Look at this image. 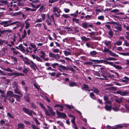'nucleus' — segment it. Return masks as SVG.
Here are the masks:
<instances>
[{
    "mask_svg": "<svg viewBox=\"0 0 129 129\" xmlns=\"http://www.w3.org/2000/svg\"><path fill=\"white\" fill-rule=\"evenodd\" d=\"M47 107L49 109L48 111L49 112L46 110L45 112V114L48 116H54L55 115V113L53 111L52 109L48 106H47Z\"/></svg>",
    "mask_w": 129,
    "mask_h": 129,
    "instance_id": "obj_1",
    "label": "nucleus"
},
{
    "mask_svg": "<svg viewBox=\"0 0 129 129\" xmlns=\"http://www.w3.org/2000/svg\"><path fill=\"white\" fill-rule=\"evenodd\" d=\"M53 11L55 13L57 12L58 13V14H57L56 13H55L54 14V15L57 17L60 15L59 14L61 12L59 8L56 7H55L53 8Z\"/></svg>",
    "mask_w": 129,
    "mask_h": 129,
    "instance_id": "obj_2",
    "label": "nucleus"
},
{
    "mask_svg": "<svg viewBox=\"0 0 129 129\" xmlns=\"http://www.w3.org/2000/svg\"><path fill=\"white\" fill-rule=\"evenodd\" d=\"M57 114L58 115V117L59 118H64L66 117V114L64 113H61L58 110L56 111Z\"/></svg>",
    "mask_w": 129,
    "mask_h": 129,
    "instance_id": "obj_3",
    "label": "nucleus"
},
{
    "mask_svg": "<svg viewBox=\"0 0 129 129\" xmlns=\"http://www.w3.org/2000/svg\"><path fill=\"white\" fill-rule=\"evenodd\" d=\"M22 109L24 112L29 115V116H31L33 114V111L29 110L27 108L23 107V108Z\"/></svg>",
    "mask_w": 129,
    "mask_h": 129,
    "instance_id": "obj_4",
    "label": "nucleus"
},
{
    "mask_svg": "<svg viewBox=\"0 0 129 129\" xmlns=\"http://www.w3.org/2000/svg\"><path fill=\"white\" fill-rule=\"evenodd\" d=\"M15 48L23 52H25V51L24 47L22 44H20L18 46H16Z\"/></svg>",
    "mask_w": 129,
    "mask_h": 129,
    "instance_id": "obj_5",
    "label": "nucleus"
},
{
    "mask_svg": "<svg viewBox=\"0 0 129 129\" xmlns=\"http://www.w3.org/2000/svg\"><path fill=\"white\" fill-rule=\"evenodd\" d=\"M9 23V21H6L2 22L0 23V24L2 25L4 27H7L10 25Z\"/></svg>",
    "mask_w": 129,
    "mask_h": 129,
    "instance_id": "obj_6",
    "label": "nucleus"
},
{
    "mask_svg": "<svg viewBox=\"0 0 129 129\" xmlns=\"http://www.w3.org/2000/svg\"><path fill=\"white\" fill-rule=\"evenodd\" d=\"M10 7H13V8L14 9V10L15 11H18L19 10V8L17 6V5L15 4H13V2H11L10 3Z\"/></svg>",
    "mask_w": 129,
    "mask_h": 129,
    "instance_id": "obj_7",
    "label": "nucleus"
},
{
    "mask_svg": "<svg viewBox=\"0 0 129 129\" xmlns=\"http://www.w3.org/2000/svg\"><path fill=\"white\" fill-rule=\"evenodd\" d=\"M39 54L40 57L41 58H44L45 56V53L43 51H41Z\"/></svg>",
    "mask_w": 129,
    "mask_h": 129,
    "instance_id": "obj_8",
    "label": "nucleus"
},
{
    "mask_svg": "<svg viewBox=\"0 0 129 129\" xmlns=\"http://www.w3.org/2000/svg\"><path fill=\"white\" fill-rule=\"evenodd\" d=\"M117 93L120 94L121 96H124L126 95L128 92L126 91L122 92L121 91H119L117 92Z\"/></svg>",
    "mask_w": 129,
    "mask_h": 129,
    "instance_id": "obj_9",
    "label": "nucleus"
},
{
    "mask_svg": "<svg viewBox=\"0 0 129 129\" xmlns=\"http://www.w3.org/2000/svg\"><path fill=\"white\" fill-rule=\"evenodd\" d=\"M59 68L58 69L60 72H63L64 70L66 69V67L60 65L59 66Z\"/></svg>",
    "mask_w": 129,
    "mask_h": 129,
    "instance_id": "obj_10",
    "label": "nucleus"
},
{
    "mask_svg": "<svg viewBox=\"0 0 129 129\" xmlns=\"http://www.w3.org/2000/svg\"><path fill=\"white\" fill-rule=\"evenodd\" d=\"M115 28L118 30L119 31H121L122 30L121 26L120 25L118 24H116V25L115 26Z\"/></svg>",
    "mask_w": 129,
    "mask_h": 129,
    "instance_id": "obj_11",
    "label": "nucleus"
},
{
    "mask_svg": "<svg viewBox=\"0 0 129 129\" xmlns=\"http://www.w3.org/2000/svg\"><path fill=\"white\" fill-rule=\"evenodd\" d=\"M21 13V12H16L15 13H12L10 14L12 16H16L18 15H19Z\"/></svg>",
    "mask_w": 129,
    "mask_h": 129,
    "instance_id": "obj_12",
    "label": "nucleus"
},
{
    "mask_svg": "<svg viewBox=\"0 0 129 129\" xmlns=\"http://www.w3.org/2000/svg\"><path fill=\"white\" fill-rule=\"evenodd\" d=\"M23 60L24 62L25 63L27 64L30 65V63L29 62V60L26 57H25L23 58Z\"/></svg>",
    "mask_w": 129,
    "mask_h": 129,
    "instance_id": "obj_13",
    "label": "nucleus"
},
{
    "mask_svg": "<svg viewBox=\"0 0 129 129\" xmlns=\"http://www.w3.org/2000/svg\"><path fill=\"white\" fill-rule=\"evenodd\" d=\"M12 32L11 30L9 29H7L2 31L1 33L2 34H4L7 33H11Z\"/></svg>",
    "mask_w": 129,
    "mask_h": 129,
    "instance_id": "obj_14",
    "label": "nucleus"
},
{
    "mask_svg": "<svg viewBox=\"0 0 129 129\" xmlns=\"http://www.w3.org/2000/svg\"><path fill=\"white\" fill-rule=\"evenodd\" d=\"M90 60L94 62L95 64L99 63L102 62V60H101L91 59H90Z\"/></svg>",
    "mask_w": 129,
    "mask_h": 129,
    "instance_id": "obj_15",
    "label": "nucleus"
},
{
    "mask_svg": "<svg viewBox=\"0 0 129 129\" xmlns=\"http://www.w3.org/2000/svg\"><path fill=\"white\" fill-rule=\"evenodd\" d=\"M105 108L106 110L110 111L111 109V105L109 106H108L107 105H106L105 106Z\"/></svg>",
    "mask_w": 129,
    "mask_h": 129,
    "instance_id": "obj_16",
    "label": "nucleus"
},
{
    "mask_svg": "<svg viewBox=\"0 0 129 129\" xmlns=\"http://www.w3.org/2000/svg\"><path fill=\"white\" fill-rule=\"evenodd\" d=\"M24 127V125L22 123H19L18 125V128L23 129Z\"/></svg>",
    "mask_w": 129,
    "mask_h": 129,
    "instance_id": "obj_17",
    "label": "nucleus"
},
{
    "mask_svg": "<svg viewBox=\"0 0 129 129\" xmlns=\"http://www.w3.org/2000/svg\"><path fill=\"white\" fill-rule=\"evenodd\" d=\"M11 49L13 51L14 54H17L19 53V52L17 51L16 49L12 47L11 48Z\"/></svg>",
    "mask_w": 129,
    "mask_h": 129,
    "instance_id": "obj_18",
    "label": "nucleus"
},
{
    "mask_svg": "<svg viewBox=\"0 0 129 129\" xmlns=\"http://www.w3.org/2000/svg\"><path fill=\"white\" fill-rule=\"evenodd\" d=\"M123 79H122V82L125 83L129 81V78L126 77H125L123 78Z\"/></svg>",
    "mask_w": 129,
    "mask_h": 129,
    "instance_id": "obj_19",
    "label": "nucleus"
},
{
    "mask_svg": "<svg viewBox=\"0 0 129 129\" xmlns=\"http://www.w3.org/2000/svg\"><path fill=\"white\" fill-rule=\"evenodd\" d=\"M58 124L59 126L61 127H64V124L62 122L60 121H58L56 122Z\"/></svg>",
    "mask_w": 129,
    "mask_h": 129,
    "instance_id": "obj_20",
    "label": "nucleus"
},
{
    "mask_svg": "<svg viewBox=\"0 0 129 129\" xmlns=\"http://www.w3.org/2000/svg\"><path fill=\"white\" fill-rule=\"evenodd\" d=\"M91 91H93L94 93H98L99 92V91L98 90L94 87H92L91 89Z\"/></svg>",
    "mask_w": 129,
    "mask_h": 129,
    "instance_id": "obj_21",
    "label": "nucleus"
},
{
    "mask_svg": "<svg viewBox=\"0 0 129 129\" xmlns=\"http://www.w3.org/2000/svg\"><path fill=\"white\" fill-rule=\"evenodd\" d=\"M7 95H10L11 96V97H14V96L13 95V92L11 91H7Z\"/></svg>",
    "mask_w": 129,
    "mask_h": 129,
    "instance_id": "obj_22",
    "label": "nucleus"
},
{
    "mask_svg": "<svg viewBox=\"0 0 129 129\" xmlns=\"http://www.w3.org/2000/svg\"><path fill=\"white\" fill-rule=\"evenodd\" d=\"M109 54L110 55L114 57H118V56L116 54L112 52L111 50L109 52Z\"/></svg>",
    "mask_w": 129,
    "mask_h": 129,
    "instance_id": "obj_23",
    "label": "nucleus"
},
{
    "mask_svg": "<svg viewBox=\"0 0 129 129\" xmlns=\"http://www.w3.org/2000/svg\"><path fill=\"white\" fill-rule=\"evenodd\" d=\"M27 34L26 31L24 30L23 31V33L22 34L21 38L22 39H24L26 36Z\"/></svg>",
    "mask_w": 129,
    "mask_h": 129,
    "instance_id": "obj_24",
    "label": "nucleus"
},
{
    "mask_svg": "<svg viewBox=\"0 0 129 129\" xmlns=\"http://www.w3.org/2000/svg\"><path fill=\"white\" fill-rule=\"evenodd\" d=\"M14 92L16 93L19 94H21V92L19 90L18 87L16 88L14 90Z\"/></svg>",
    "mask_w": 129,
    "mask_h": 129,
    "instance_id": "obj_25",
    "label": "nucleus"
},
{
    "mask_svg": "<svg viewBox=\"0 0 129 129\" xmlns=\"http://www.w3.org/2000/svg\"><path fill=\"white\" fill-rule=\"evenodd\" d=\"M12 87L13 88H17L18 87V86L17 83L16 82H14L12 85Z\"/></svg>",
    "mask_w": 129,
    "mask_h": 129,
    "instance_id": "obj_26",
    "label": "nucleus"
},
{
    "mask_svg": "<svg viewBox=\"0 0 129 129\" xmlns=\"http://www.w3.org/2000/svg\"><path fill=\"white\" fill-rule=\"evenodd\" d=\"M118 53L121 55H122L123 56H129V52L127 53H124V52H121L119 53Z\"/></svg>",
    "mask_w": 129,
    "mask_h": 129,
    "instance_id": "obj_27",
    "label": "nucleus"
},
{
    "mask_svg": "<svg viewBox=\"0 0 129 129\" xmlns=\"http://www.w3.org/2000/svg\"><path fill=\"white\" fill-rule=\"evenodd\" d=\"M64 54L66 56H67L68 55H70L71 54V52L70 51H64Z\"/></svg>",
    "mask_w": 129,
    "mask_h": 129,
    "instance_id": "obj_28",
    "label": "nucleus"
},
{
    "mask_svg": "<svg viewBox=\"0 0 129 129\" xmlns=\"http://www.w3.org/2000/svg\"><path fill=\"white\" fill-rule=\"evenodd\" d=\"M101 76L103 77V78H100L101 79H106L107 78V76L105 74V73H102L101 75Z\"/></svg>",
    "mask_w": 129,
    "mask_h": 129,
    "instance_id": "obj_29",
    "label": "nucleus"
},
{
    "mask_svg": "<svg viewBox=\"0 0 129 129\" xmlns=\"http://www.w3.org/2000/svg\"><path fill=\"white\" fill-rule=\"evenodd\" d=\"M25 27L26 29H27L29 27V24L27 21H25Z\"/></svg>",
    "mask_w": 129,
    "mask_h": 129,
    "instance_id": "obj_30",
    "label": "nucleus"
},
{
    "mask_svg": "<svg viewBox=\"0 0 129 129\" xmlns=\"http://www.w3.org/2000/svg\"><path fill=\"white\" fill-rule=\"evenodd\" d=\"M82 26L83 28H86L88 27L87 24L85 22L82 23Z\"/></svg>",
    "mask_w": 129,
    "mask_h": 129,
    "instance_id": "obj_31",
    "label": "nucleus"
},
{
    "mask_svg": "<svg viewBox=\"0 0 129 129\" xmlns=\"http://www.w3.org/2000/svg\"><path fill=\"white\" fill-rule=\"evenodd\" d=\"M14 96H15L17 101H19L20 100V98L19 96L18 95L14 94L13 95Z\"/></svg>",
    "mask_w": 129,
    "mask_h": 129,
    "instance_id": "obj_32",
    "label": "nucleus"
},
{
    "mask_svg": "<svg viewBox=\"0 0 129 129\" xmlns=\"http://www.w3.org/2000/svg\"><path fill=\"white\" fill-rule=\"evenodd\" d=\"M51 21L50 18H49L48 19L46 20V22L47 23V24L48 25H50L51 24Z\"/></svg>",
    "mask_w": 129,
    "mask_h": 129,
    "instance_id": "obj_33",
    "label": "nucleus"
},
{
    "mask_svg": "<svg viewBox=\"0 0 129 129\" xmlns=\"http://www.w3.org/2000/svg\"><path fill=\"white\" fill-rule=\"evenodd\" d=\"M114 67L118 70H120L122 69V67H121L115 64V65H114Z\"/></svg>",
    "mask_w": 129,
    "mask_h": 129,
    "instance_id": "obj_34",
    "label": "nucleus"
},
{
    "mask_svg": "<svg viewBox=\"0 0 129 129\" xmlns=\"http://www.w3.org/2000/svg\"><path fill=\"white\" fill-rule=\"evenodd\" d=\"M69 85L71 87L74 86H77V84L75 83L72 82L69 84Z\"/></svg>",
    "mask_w": 129,
    "mask_h": 129,
    "instance_id": "obj_35",
    "label": "nucleus"
},
{
    "mask_svg": "<svg viewBox=\"0 0 129 129\" xmlns=\"http://www.w3.org/2000/svg\"><path fill=\"white\" fill-rule=\"evenodd\" d=\"M97 53V52L95 51H93L90 52V54L91 56L96 55Z\"/></svg>",
    "mask_w": 129,
    "mask_h": 129,
    "instance_id": "obj_36",
    "label": "nucleus"
},
{
    "mask_svg": "<svg viewBox=\"0 0 129 129\" xmlns=\"http://www.w3.org/2000/svg\"><path fill=\"white\" fill-rule=\"evenodd\" d=\"M110 50H108L107 48L105 47L104 49L103 50V52H107L108 53Z\"/></svg>",
    "mask_w": 129,
    "mask_h": 129,
    "instance_id": "obj_37",
    "label": "nucleus"
},
{
    "mask_svg": "<svg viewBox=\"0 0 129 129\" xmlns=\"http://www.w3.org/2000/svg\"><path fill=\"white\" fill-rule=\"evenodd\" d=\"M90 96L93 99H95V98L93 92H91L90 94Z\"/></svg>",
    "mask_w": 129,
    "mask_h": 129,
    "instance_id": "obj_38",
    "label": "nucleus"
},
{
    "mask_svg": "<svg viewBox=\"0 0 129 129\" xmlns=\"http://www.w3.org/2000/svg\"><path fill=\"white\" fill-rule=\"evenodd\" d=\"M103 43H104V44L106 46L110 45V44L111 43L110 42V41H105L103 42Z\"/></svg>",
    "mask_w": 129,
    "mask_h": 129,
    "instance_id": "obj_39",
    "label": "nucleus"
},
{
    "mask_svg": "<svg viewBox=\"0 0 129 129\" xmlns=\"http://www.w3.org/2000/svg\"><path fill=\"white\" fill-rule=\"evenodd\" d=\"M106 60H116L117 59L113 57H110L107 58Z\"/></svg>",
    "mask_w": 129,
    "mask_h": 129,
    "instance_id": "obj_40",
    "label": "nucleus"
},
{
    "mask_svg": "<svg viewBox=\"0 0 129 129\" xmlns=\"http://www.w3.org/2000/svg\"><path fill=\"white\" fill-rule=\"evenodd\" d=\"M11 59L13 60L14 63H16L17 62V59L16 58L12 56L11 57Z\"/></svg>",
    "mask_w": 129,
    "mask_h": 129,
    "instance_id": "obj_41",
    "label": "nucleus"
},
{
    "mask_svg": "<svg viewBox=\"0 0 129 129\" xmlns=\"http://www.w3.org/2000/svg\"><path fill=\"white\" fill-rule=\"evenodd\" d=\"M2 69L3 70L7 71L9 72H12V70L9 68H7V69L3 68Z\"/></svg>",
    "mask_w": 129,
    "mask_h": 129,
    "instance_id": "obj_42",
    "label": "nucleus"
},
{
    "mask_svg": "<svg viewBox=\"0 0 129 129\" xmlns=\"http://www.w3.org/2000/svg\"><path fill=\"white\" fill-rule=\"evenodd\" d=\"M108 34L110 36V37H112V36L113 35V33L112 30H109L108 33Z\"/></svg>",
    "mask_w": 129,
    "mask_h": 129,
    "instance_id": "obj_43",
    "label": "nucleus"
},
{
    "mask_svg": "<svg viewBox=\"0 0 129 129\" xmlns=\"http://www.w3.org/2000/svg\"><path fill=\"white\" fill-rule=\"evenodd\" d=\"M61 17H63L65 18H68L69 17V16L67 14H63L61 15Z\"/></svg>",
    "mask_w": 129,
    "mask_h": 129,
    "instance_id": "obj_44",
    "label": "nucleus"
},
{
    "mask_svg": "<svg viewBox=\"0 0 129 129\" xmlns=\"http://www.w3.org/2000/svg\"><path fill=\"white\" fill-rule=\"evenodd\" d=\"M102 62L106 64H109V62L107 61V60H102Z\"/></svg>",
    "mask_w": 129,
    "mask_h": 129,
    "instance_id": "obj_45",
    "label": "nucleus"
},
{
    "mask_svg": "<svg viewBox=\"0 0 129 129\" xmlns=\"http://www.w3.org/2000/svg\"><path fill=\"white\" fill-rule=\"evenodd\" d=\"M84 41H86L89 40V39L88 38H86L85 37L83 36L81 38Z\"/></svg>",
    "mask_w": 129,
    "mask_h": 129,
    "instance_id": "obj_46",
    "label": "nucleus"
},
{
    "mask_svg": "<svg viewBox=\"0 0 129 129\" xmlns=\"http://www.w3.org/2000/svg\"><path fill=\"white\" fill-rule=\"evenodd\" d=\"M31 62L32 64V66L35 69H36V68H37L36 65L32 61H31Z\"/></svg>",
    "mask_w": 129,
    "mask_h": 129,
    "instance_id": "obj_47",
    "label": "nucleus"
},
{
    "mask_svg": "<svg viewBox=\"0 0 129 129\" xmlns=\"http://www.w3.org/2000/svg\"><path fill=\"white\" fill-rule=\"evenodd\" d=\"M40 106H41V108H42V109L45 112L46 111V108L44 106L43 104H42L41 103H40Z\"/></svg>",
    "mask_w": 129,
    "mask_h": 129,
    "instance_id": "obj_48",
    "label": "nucleus"
},
{
    "mask_svg": "<svg viewBox=\"0 0 129 129\" xmlns=\"http://www.w3.org/2000/svg\"><path fill=\"white\" fill-rule=\"evenodd\" d=\"M31 127L33 129H40V128L36 126L34 124L32 125Z\"/></svg>",
    "mask_w": 129,
    "mask_h": 129,
    "instance_id": "obj_49",
    "label": "nucleus"
},
{
    "mask_svg": "<svg viewBox=\"0 0 129 129\" xmlns=\"http://www.w3.org/2000/svg\"><path fill=\"white\" fill-rule=\"evenodd\" d=\"M41 16L42 17V20H44L45 18V15L44 14H41Z\"/></svg>",
    "mask_w": 129,
    "mask_h": 129,
    "instance_id": "obj_50",
    "label": "nucleus"
},
{
    "mask_svg": "<svg viewBox=\"0 0 129 129\" xmlns=\"http://www.w3.org/2000/svg\"><path fill=\"white\" fill-rule=\"evenodd\" d=\"M36 59L38 61L41 62H42V59L40 57H38V56H37L36 57Z\"/></svg>",
    "mask_w": 129,
    "mask_h": 129,
    "instance_id": "obj_51",
    "label": "nucleus"
},
{
    "mask_svg": "<svg viewBox=\"0 0 129 129\" xmlns=\"http://www.w3.org/2000/svg\"><path fill=\"white\" fill-rule=\"evenodd\" d=\"M58 0H49V3H52L54 2H56L58 1Z\"/></svg>",
    "mask_w": 129,
    "mask_h": 129,
    "instance_id": "obj_52",
    "label": "nucleus"
},
{
    "mask_svg": "<svg viewBox=\"0 0 129 129\" xmlns=\"http://www.w3.org/2000/svg\"><path fill=\"white\" fill-rule=\"evenodd\" d=\"M122 42L120 41H117L116 43V44L118 46H120L122 44Z\"/></svg>",
    "mask_w": 129,
    "mask_h": 129,
    "instance_id": "obj_53",
    "label": "nucleus"
},
{
    "mask_svg": "<svg viewBox=\"0 0 129 129\" xmlns=\"http://www.w3.org/2000/svg\"><path fill=\"white\" fill-rule=\"evenodd\" d=\"M30 46L33 48H35L36 47V46L35 44L33 43H31L30 44Z\"/></svg>",
    "mask_w": 129,
    "mask_h": 129,
    "instance_id": "obj_54",
    "label": "nucleus"
},
{
    "mask_svg": "<svg viewBox=\"0 0 129 129\" xmlns=\"http://www.w3.org/2000/svg\"><path fill=\"white\" fill-rule=\"evenodd\" d=\"M58 64L57 63H54L52 64H51V66L54 68H55L56 66H58Z\"/></svg>",
    "mask_w": 129,
    "mask_h": 129,
    "instance_id": "obj_55",
    "label": "nucleus"
},
{
    "mask_svg": "<svg viewBox=\"0 0 129 129\" xmlns=\"http://www.w3.org/2000/svg\"><path fill=\"white\" fill-rule=\"evenodd\" d=\"M75 118L74 117H73V118H72L71 120V121L72 122L73 124L74 125L75 124Z\"/></svg>",
    "mask_w": 129,
    "mask_h": 129,
    "instance_id": "obj_56",
    "label": "nucleus"
},
{
    "mask_svg": "<svg viewBox=\"0 0 129 129\" xmlns=\"http://www.w3.org/2000/svg\"><path fill=\"white\" fill-rule=\"evenodd\" d=\"M101 70V72L102 73H105L106 72V70L103 68H101L100 69Z\"/></svg>",
    "mask_w": 129,
    "mask_h": 129,
    "instance_id": "obj_57",
    "label": "nucleus"
},
{
    "mask_svg": "<svg viewBox=\"0 0 129 129\" xmlns=\"http://www.w3.org/2000/svg\"><path fill=\"white\" fill-rule=\"evenodd\" d=\"M64 28L66 29V31H72V30L70 28L68 27H66Z\"/></svg>",
    "mask_w": 129,
    "mask_h": 129,
    "instance_id": "obj_58",
    "label": "nucleus"
},
{
    "mask_svg": "<svg viewBox=\"0 0 129 129\" xmlns=\"http://www.w3.org/2000/svg\"><path fill=\"white\" fill-rule=\"evenodd\" d=\"M44 7L43 6H41V7L40 8V9L38 10V11H39L40 13H41V12L43 10Z\"/></svg>",
    "mask_w": 129,
    "mask_h": 129,
    "instance_id": "obj_59",
    "label": "nucleus"
},
{
    "mask_svg": "<svg viewBox=\"0 0 129 129\" xmlns=\"http://www.w3.org/2000/svg\"><path fill=\"white\" fill-rule=\"evenodd\" d=\"M124 44L126 46H129V44L126 41H124Z\"/></svg>",
    "mask_w": 129,
    "mask_h": 129,
    "instance_id": "obj_60",
    "label": "nucleus"
},
{
    "mask_svg": "<svg viewBox=\"0 0 129 129\" xmlns=\"http://www.w3.org/2000/svg\"><path fill=\"white\" fill-rule=\"evenodd\" d=\"M66 107L69 109H71L73 108V107L72 106H70L68 105H66Z\"/></svg>",
    "mask_w": 129,
    "mask_h": 129,
    "instance_id": "obj_61",
    "label": "nucleus"
},
{
    "mask_svg": "<svg viewBox=\"0 0 129 129\" xmlns=\"http://www.w3.org/2000/svg\"><path fill=\"white\" fill-rule=\"evenodd\" d=\"M42 21V20L41 19V18L38 19L35 22L36 23H38L39 22H41Z\"/></svg>",
    "mask_w": 129,
    "mask_h": 129,
    "instance_id": "obj_62",
    "label": "nucleus"
},
{
    "mask_svg": "<svg viewBox=\"0 0 129 129\" xmlns=\"http://www.w3.org/2000/svg\"><path fill=\"white\" fill-rule=\"evenodd\" d=\"M93 73L96 76H100V74L98 72L94 71Z\"/></svg>",
    "mask_w": 129,
    "mask_h": 129,
    "instance_id": "obj_63",
    "label": "nucleus"
},
{
    "mask_svg": "<svg viewBox=\"0 0 129 129\" xmlns=\"http://www.w3.org/2000/svg\"><path fill=\"white\" fill-rule=\"evenodd\" d=\"M119 10L117 9H115L112 10L111 11V12H113V13H116V12H119Z\"/></svg>",
    "mask_w": 129,
    "mask_h": 129,
    "instance_id": "obj_64",
    "label": "nucleus"
}]
</instances>
